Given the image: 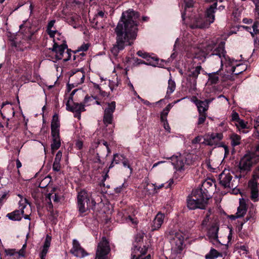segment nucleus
<instances>
[{
	"label": "nucleus",
	"instance_id": "obj_1",
	"mask_svg": "<svg viewBox=\"0 0 259 259\" xmlns=\"http://www.w3.org/2000/svg\"><path fill=\"white\" fill-rule=\"evenodd\" d=\"M139 16V14L133 10L122 13L115 29L116 42L111 50L114 55L117 56L125 46L132 45L136 38L138 30L137 19Z\"/></svg>",
	"mask_w": 259,
	"mask_h": 259
},
{
	"label": "nucleus",
	"instance_id": "obj_2",
	"mask_svg": "<svg viewBox=\"0 0 259 259\" xmlns=\"http://www.w3.org/2000/svg\"><path fill=\"white\" fill-rule=\"evenodd\" d=\"M210 56H217L220 61L221 68L218 71L207 73L208 77V83L209 84H215L219 82L220 76L222 82H225L230 79V76L229 75L221 73V70L222 69L224 64H228L229 65H232L234 62H236L234 59H231L227 55L225 50L224 44L222 42L219 46L213 50Z\"/></svg>",
	"mask_w": 259,
	"mask_h": 259
},
{
	"label": "nucleus",
	"instance_id": "obj_3",
	"mask_svg": "<svg viewBox=\"0 0 259 259\" xmlns=\"http://www.w3.org/2000/svg\"><path fill=\"white\" fill-rule=\"evenodd\" d=\"M96 205L95 200L92 197V194L82 190L78 193L77 197V207L80 217L88 210L95 208Z\"/></svg>",
	"mask_w": 259,
	"mask_h": 259
},
{
	"label": "nucleus",
	"instance_id": "obj_4",
	"mask_svg": "<svg viewBox=\"0 0 259 259\" xmlns=\"http://www.w3.org/2000/svg\"><path fill=\"white\" fill-rule=\"evenodd\" d=\"M201 190L194 189L187 198V206L190 209H205L208 200L211 196L202 194Z\"/></svg>",
	"mask_w": 259,
	"mask_h": 259
},
{
	"label": "nucleus",
	"instance_id": "obj_5",
	"mask_svg": "<svg viewBox=\"0 0 259 259\" xmlns=\"http://www.w3.org/2000/svg\"><path fill=\"white\" fill-rule=\"evenodd\" d=\"M166 158L171 160V163L174 166L176 170L180 172L184 171L194 162L192 155L190 154L185 155H173L170 157H167Z\"/></svg>",
	"mask_w": 259,
	"mask_h": 259
},
{
	"label": "nucleus",
	"instance_id": "obj_6",
	"mask_svg": "<svg viewBox=\"0 0 259 259\" xmlns=\"http://www.w3.org/2000/svg\"><path fill=\"white\" fill-rule=\"evenodd\" d=\"M54 45L51 50L53 53H55L54 57H52L53 61L55 62L57 60L63 59L64 61H67L71 58V51L67 49L66 44H60L57 42L56 38L53 39Z\"/></svg>",
	"mask_w": 259,
	"mask_h": 259
},
{
	"label": "nucleus",
	"instance_id": "obj_7",
	"mask_svg": "<svg viewBox=\"0 0 259 259\" xmlns=\"http://www.w3.org/2000/svg\"><path fill=\"white\" fill-rule=\"evenodd\" d=\"M144 233L143 232L138 233L135 237V242L134 244V248L132 251V259H151V256L149 254L145 257H143L147 251L148 248L143 245V247L140 245L141 242L143 241Z\"/></svg>",
	"mask_w": 259,
	"mask_h": 259
},
{
	"label": "nucleus",
	"instance_id": "obj_8",
	"mask_svg": "<svg viewBox=\"0 0 259 259\" xmlns=\"http://www.w3.org/2000/svg\"><path fill=\"white\" fill-rule=\"evenodd\" d=\"M256 163V157L253 154H245L240 160L239 169L241 173L246 174Z\"/></svg>",
	"mask_w": 259,
	"mask_h": 259
},
{
	"label": "nucleus",
	"instance_id": "obj_9",
	"mask_svg": "<svg viewBox=\"0 0 259 259\" xmlns=\"http://www.w3.org/2000/svg\"><path fill=\"white\" fill-rule=\"evenodd\" d=\"M259 166L254 170L253 178L248 182V187L250 189L251 199L254 202L258 200L259 196Z\"/></svg>",
	"mask_w": 259,
	"mask_h": 259
},
{
	"label": "nucleus",
	"instance_id": "obj_10",
	"mask_svg": "<svg viewBox=\"0 0 259 259\" xmlns=\"http://www.w3.org/2000/svg\"><path fill=\"white\" fill-rule=\"evenodd\" d=\"M110 248L106 238L103 237L99 243L96 253L95 259H106Z\"/></svg>",
	"mask_w": 259,
	"mask_h": 259
},
{
	"label": "nucleus",
	"instance_id": "obj_11",
	"mask_svg": "<svg viewBox=\"0 0 259 259\" xmlns=\"http://www.w3.org/2000/svg\"><path fill=\"white\" fill-rule=\"evenodd\" d=\"M66 109L68 111L73 112L74 117L80 119L81 112L85 111L84 105L82 103H78L73 102L72 98H69L66 104Z\"/></svg>",
	"mask_w": 259,
	"mask_h": 259
},
{
	"label": "nucleus",
	"instance_id": "obj_12",
	"mask_svg": "<svg viewBox=\"0 0 259 259\" xmlns=\"http://www.w3.org/2000/svg\"><path fill=\"white\" fill-rule=\"evenodd\" d=\"M184 238L181 233H176L171 241V252L174 255L181 253L183 249Z\"/></svg>",
	"mask_w": 259,
	"mask_h": 259
},
{
	"label": "nucleus",
	"instance_id": "obj_13",
	"mask_svg": "<svg viewBox=\"0 0 259 259\" xmlns=\"http://www.w3.org/2000/svg\"><path fill=\"white\" fill-rule=\"evenodd\" d=\"M28 204L27 200L25 199H21L19 201V209L15 210L12 212L9 213L7 214L10 220L14 221H19L22 219V215H24V208L26 207Z\"/></svg>",
	"mask_w": 259,
	"mask_h": 259
},
{
	"label": "nucleus",
	"instance_id": "obj_14",
	"mask_svg": "<svg viewBox=\"0 0 259 259\" xmlns=\"http://www.w3.org/2000/svg\"><path fill=\"white\" fill-rule=\"evenodd\" d=\"M232 178L229 171H223L219 175L220 184L224 188H235L237 186L234 184V180H232Z\"/></svg>",
	"mask_w": 259,
	"mask_h": 259
},
{
	"label": "nucleus",
	"instance_id": "obj_15",
	"mask_svg": "<svg viewBox=\"0 0 259 259\" xmlns=\"http://www.w3.org/2000/svg\"><path fill=\"white\" fill-rule=\"evenodd\" d=\"M213 50H212V47L208 45L205 49V50L197 48L195 49L194 52L193 58L197 59L201 62H204L206 59V58L208 56L210 57V55L212 54ZM215 57V59H218L217 56H212Z\"/></svg>",
	"mask_w": 259,
	"mask_h": 259
},
{
	"label": "nucleus",
	"instance_id": "obj_16",
	"mask_svg": "<svg viewBox=\"0 0 259 259\" xmlns=\"http://www.w3.org/2000/svg\"><path fill=\"white\" fill-rule=\"evenodd\" d=\"M107 105V107L104 110L103 116V122L106 125L112 123L113 113L116 107V103L115 101H112L111 103H108Z\"/></svg>",
	"mask_w": 259,
	"mask_h": 259
},
{
	"label": "nucleus",
	"instance_id": "obj_17",
	"mask_svg": "<svg viewBox=\"0 0 259 259\" xmlns=\"http://www.w3.org/2000/svg\"><path fill=\"white\" fill-rule=\"evenodd\" d=\"M190 20V27L192 28H202L205 26L204 18L202 14H199L198 15H188Z\"/></svg>",
	"mask_w": 259,
	"mask_h": 259
},
{
	"label": "nucleus",
	"instance_id": "obj_18",
	"mask_svg": "<svg viewBox=\"0 0 259 259\" xmlns=\"http://www.w3.org/2000/svg\"><path fill=\"white\" fill-rule=\"evenodd\" d=\"M219 230V225L217 224H214L210 227L207 232V236L211 240V242L214 245H218L220 244V242L218 239Z\"/></svg>",
	"mask_w": 259,
	"mask_h": 259
},
{
	"label": "nucleus",
	"instance_id": "obj_19",
	"mask_svg": "<svg viewBox=\"0 0 259 259\" xmlns=\"http://www.w3.org/2000/svg\"><path fill=\"white\" fill-rule=\"evenodd\" d=\"M71 252L75 256L82 258L88 255L85 251L80 246L78 241L76 239L73 240V247Z\"/></svg>",
	"mask_w": 259,
	"mask_h": 259
},
{
	"label": "nucleus",
	"instance_id": "obj_20",
	"mask_svg": "<svg viewBox=\"0 0 259 259\" xmlns=\"http://www.w3.org/2000/svg\"><path fill=\"white\" fill-rule=\"evenodd\" d=\"M165 215L160 212H159L155 217L151 225V230L152 231L159 229L163 223Z\"/></svg>",
	"mask_w": 259,
	"mask_h": 259
},
{
	"label": "nucleus",
	"instance_id": "obj_21",
	"mask_svg": "<svg viewBox=\"0 0 259 259\" xmlns=\"http://www.w3.org/2000/svg\"><path fill=\"white\" fill-rule=\"evenodd\" d=\"M217 2H215L206 10V17L209 24L212 23L214 20V14L215 13V10L217 9Z\"/></svg>",
	"mask_w": 259,
	"mask_h": 259
},
{
	"label": "nucleus",
	"instance_id": "obj_22",
	"mask_svg": "<svg viewBox=\"0 0 259 259\" xmlns=\"http://www.w3.org/2000/svg\"><path fill=\"white\" fill-rule=\"evenodd\" d=\"M118 219L121 218L120 222L122 223H131L133 225H136L138 223V220L134 216L128 215L124 216L122 213H118L117 214Z\"/></svg>",
	"mask_w": 259,
	"mask_h": 259
},
{
	"label": "nucleus",
	"instance_id": "obj_23",
	"mask_svg": "<svg viewBox=\"0 0 259 259\" xmlns=\"http://www.w3.org/2000/svg\"><path fill=\"white\" fill-rule=\"evenodd\" d=\"M137 54L143 59H146L147 61H149V64L153 65H155V64H157L156 62L158 59L155 57H151L148 53L143 52L142 51H138Z\"/></svg>",
	"mask_w": 259,
	"mask_h": 259
},
{
	"label": "nucleus",
	"instance_id": "obj_24",
	"mask_svg": "<svg viewBox=\"0 0 259 259\" xmlns=\"http://www.w3.org/2000/svg\"><path fill=\"white\" fill-rule=\"evenodd\" d=\"M240 205L237 208V211L236 213V217L242 218L246 213L247 206L245 203V200L243 198L239 199Z\"/></svg>",
	"mask_w": 259,
	"mask_h": 259
},
{
	"label": "nucleus",
	"instance_id": "obj_25",
	"mask_svg": "<svg viewBox=\"0 0 259 259\" xmlns=\"http://www.w3.org/2000/svg\"><path fill=\"white\" fill-rule=\"evenodd\" d=\"M53 142L51 144V149L53 150H57L61 146V140L59 133H51Z\"/></svg>",
	"mask_w": 259,
	"mask_h": 259
},
{
	"label": "nucleus",
	"instance_id": "obj_26",
	"mask_svg": "<svg viewBox=\"0 0 259 259\" xmlns=\"http://www.w3.org/2000/svg\"><path fill=\"white\" fill-rule=\"evenodd\" d=\"M59 127L60 123L58 116L57 114H55L53 116V118L51 122V133H59Z\"/></svg>",
	"mask_w": 259,
	"mask_h": 259
},
{
	"label": "nucleus",
	"instance_id": "obj_27",
	"mask_svg": "<svg viewBox=\"0 0 259 259\" xmlns=\"http://www.w3.org/2000/svg\"><path fill=\"white\" fill-rule=\"evenodd\" d=\"M223 138V135L221 133H212L207 141L208 144L212 146L218 143V142L221 141Z\"/></svg>",
	"mask_w": 259,
	"mask_h": 259
},
{
	"label": "nucleus",
	"instance_id": "obj_28",
	"mask_svg": "<svg viewBox=\"0 0 259 259\" xmlns=\"http://www.w3.org/2000/svg\"><path fill=\"white\" fill-rule=\"evenodd\" d=\"M62 152L59 150L57 153L55 160L53 164V169L55 171H59L60 170L61 164L60 161L62 158Z\"/></svg>",
	"mask_w": 259,
	"mask_h": 259
},
{
	"label": "nucleus",
	"instance_id": "obj_29",
	"mask_svg": "<svg viewBox=\"0 0 259 259\" xmlns=\"http://www.w3.org/2000/svg\"><path fill=\"white\" fill-rule=\"evenodd\" d=\"M212 184L213 182L211 181H205L202 184L201 187L195 189L201 190L202 194L203 195L205 194L207 196H210V195L209 194V190H207V189H209V187H211L212 186Z\"/></svg>",
	"mask_w": 259,
	"mask_h": 259
},
{
	"label": "nucleus",
	"instance_id": "obj_30",
	"mask_svg": "<svg viewBox=\"0 0 259 259\" xmlns=\"http://www.w3.org/2000/svg\"><path fill=\"white\" fill-rule=\"evenodd\" d=\"M195 103L197 106L199 113H205L208 109V106L207 105V103L203 101L196 100L195 101Z\"/></svg>",
	"mask_w": 259,
	"mask_h": 259
},
{
	"label": "nucleus",
	"instance_id": "obj_31",
	"mask_svg": "<svg viewBox=\"0 0 259 259\" xmlns=\"http://www.w3.org/2000/svg\"><path fill=\"white\" fill-rule=\"evenodd\" d=\"M56 21L55 20H52L50 21L48 24L47 31L52 38L54 39L55 38V35L58 34L60 36V33L57 30H52V28L54 26V24Z\"/></svg>",
	"mask_w": 259,
	"mask_h": 259
},
{
	"label": "nucleus",
	"instance_id": "obj_32",
	"mask_svg": "<svg viewBox=\"0 0 259 259\" xmlns=\"http://www.w3.org/2000/svg\"><path fill=\"white\" fill-rule=\"evenodd\" d=\"M231 146L233 147L239 145L241 143V137L235 133L230 135Z\"/></svg>",
	"mask_w": 259,
	"mask_h": 259
},
{
	"label": "nucleus",
	"instance_id": "obj_33",
	"mask_svg": "<svg viewBox=\"0 0 259 259\" xmlns=\"http://www.w3.org/2000/svg\"><path fill=\"white\" fill-rule=\"evenodd\" d=\"M247 69L246 65L243 64H237L236 66H233L231 68V72L235 75L241 73Z\"/></svg>",
	"mask_w": 259,
	"mask_h": 259
},
{
	"label": "nucleus",
	"instance_id": "obj_34",
	"mask_svg": "<svg viewBox=\"0 0 259 259\" xmlns=\"http://www.w3.org/2000/svg\"><path fill=\"white\" fill-rule=\"evenodd\" d=\"M202 67L200 65H198L195 68L190 69L189 71V76L196 78L200 73Z\"/></svg>",
	"mask_w": 259,
	"mask_h": 259
},
{
	"label": "nucleus",
	"instance_id": "obj_35",
	"mask_svg": "<svg viewBox=\"0 0 259 259\" xmlns=\"http://www.w3.org/2000/svg\"><path fill=\"white\" fill-rule=\"evenodd\" d=\"M176 89V83L174 80L170 78L168 81V87L166 97H168Z\"/></svg>",
	"mask_w": 259,
	"mask_h": 259
},
{
	"label": "nucleus",
	"instance_id": "obj_36",
	"mask_svg": "<svg viewBox=\"0 0 259 259\" xmlns=\"http://www.w3.org/2000/svg\"><path fill=\"white\" fill-rule=\"evenodd\" d=\"M184 3L185 12L182 13V18L183 20L185 19V16L186 15L188 9L192 8L194 6V2L193 0H185Z\"/></svg>",
	"mask_w": 259,
	"mask_h": 259
},
{
	"label": "nucleus",
	"instance_id": "obj_37",
	"mask_svg": "<svg viewBox=\"0 0 259 259\" xmlns=\"http://www.w3.org/2000/svg\"><path fill=\"white\" fill-rule=\"evenodd\" d=\"M171 108V104H168L166 107L162 110L160 114V120L166 121L167 120V116Z\"/></svg>",
	"mask_w": 259,
	"mask_h": 259
},
{
	"label": "nucleus",
	"instance_id": "obj_38",
	"mask_svg": "<svg viewBox=\"0 0 259 259\" xmlns=\"http://www.w3.org/2000/svg\"><path fill=\"white\" fill-rule=\"evenodd\" d=\"M237 128L240 131L241 130H244L248 128L247 122H245L243 119H240L237 121V123L236 124Z\"/></svg>",
	"mask_w": 259,
	"mask_h": 259
},
{
	"label": "nucleus",
	"instance_id": "obj_39",
	"mask_svg": "<svg viewBox=\"0 0 259 259\" xmlns=\"http://www.w3.org/2000/svg\"><path fill=\"white\" fill-rule=\"evenodd\" d=\"M95 98H94L93 96H89L88 95H87L84 99L83 102V105H84L85 106H90L93 104V103L94 102V100Z\"/></svg>",
	"mask_w": 259,
	"mask_h": 259
},
{
	"label": "nucleus",
	"instance_id": "obj_40",
	"mask_svg": "<svg viewBox=\"0 0 259 259\" xmlns=\"http://www.w3.org/2000/svg\"><path fill=\"white\" fill-rule=\"evenodd\" d=\"M238 252L241 255H246L248 252V247L245 245H241L238 247Z\"/></svg>",
	"mask_w": 259,
	"mask_h": 259
},
{
	"label": "nucleus",
	"instance_id": "obj_41",
	"mask_svg": "<svg viewBox=\"0 0 259 259\" xmlns=\"http://www.w3.org/2000/svg\"><path fill=\"white\" fill-rule=\"evenodd\" d=\"M123 155L118 154L117 153L113 155V162L115 164H118L123 160Z\"/></svg>",
	"mask_w": 259,
	"mask_h": 259
},
{
	"label": "nucleus",
	"instance_id": "obj_42",
	"mask_svg": "<svg viewBox=\"0 0 259 259\" xmlns=\"http://www.w3.org/2000/svg\"><path fill=\"white\" fill-rule=\"evenodd\" d=\"M206 118V113H199V117H198V120L197 122L198 125H200L203 124Z\"/></svg>",
	"mask_w": 259,
	"mask_h": 259
},
{
	"label": "nucleus",
	"instance_id": "obj_43",
	"mask_svg": "<svg viewBox=\"0 0 259 259\" xmlns=\"http://www.w3.org/2000/svg\"><path fill=\"white\" fill-rule=\"evenodd\" d=\"M89 45L88 44H83L75 52H74V54H76L77 53L81 51H87L89 49Z\"/></svg>",
	"mask_w": 259,
	"mask_h": 259
},
{
	"label": "nucleus",
	"instance_id": "obj_44",
	"mask_svg": "<svg viewBox=\"0 0 259 259\" xmlns=\"http://www.w3.org/2000/svg\"><path fill=\"white\" fill-rule=\"evenodd\" d=\"M52 238L49 235H47L43 245V247L46 248H49L51 245Z\"/></svg>",
	"mask_w": 259,
	"mask_h": 259
},
{
	"label": "nucleus",
	"instance_id": "obj_45",
	"mask_svg": "<svg viewBox=\"0 0 259 259\" xmlns=\"http://www.w3.org/2000/svg\"><path fill=\"white\" fill-rule=\"evenodd\" d=\"M208 253L210 254V255H212L215 258H217L220 255L222 256V254L214 248H211Z\"/></svg>",
	"mask_w": 259,
	"mask_h": 259
},
{
	"label": "nucleus",
	"instance_id": "obj_46",
	"mask_svg": "<svg viewBox=\"0 0 259 259\" xmlns=\"http://www.w3.org/2000/svg\"><path fill=\"white\" fill-rule=\"evenodd\" d=\"M248 221H252L251 219H250V217L248 215H247L245 219L244 220V221L243 222H241L240 226L238 227V230H239V232L240 233L239 234L240 235H241V230L242 229V227H243L244 224Z\"/></svg>",
	"mask_w": 259,
	"mask_h": 259
},
{
	"label": "nucleus",
	"instance_id": "obj_47",
	"mask_svg": "<svg viewBox=\"0 0 259 259\" xmlns=\"http://www.w3.org/2000/svg\"><path fill=\"white\" fill-rule=\"evenodd\" d=\"M239 115L238 113L236 112L233 111L231 115V120L232 121H238L240 120Z\"/></svg>",
	"mask_w": 259,
	"mask_h": 259
},
{
	"label": "nucleus",
	"instance_id": "obj_48",
	"mask_svg": "<svg viewBox=\"0 0 259 259\" xmlns=\"http://www.w3.org/2000/svg\"><path fill=\"white\" fill-rule=\"evenodd\" d=\"M122 163L123 164V165L124 167H127V168L132 169V168L129 164V161L124 156L123 157V160H122Z\"/></svg>",
	"mask_w": 259,
	"mask_h": 259
},
{
	"label": "nucleus",
	"instance_id": "obj_49",
	"mask_svg": "<svg viewBox=\"0 0 259 259\" xmlns=\"http://www.w3.org/2000/svg\"><path fill=\"white\" fill-rule=\"evenodd\" d=\"M85 56V54L84 53H81L78 55H73V59L76 60L77 59V61H80L83 60V57Z\"/></svg>",
	"mask_w": 259,
	"mask_h": 259
},
{
	"label": "nucleus",
	"instance_id": "obj_50",
	"mask_svg": "<svg viewBox=\"0 0 259 259\" xmlns=\"http://www.w3.org/2000/svg\"><path fill=\"white\" fill-rule=\"evenodd\" d=\"M16 257L17 258H19L20 257H24L25 255V250L21 249L18 251H16Z\"/></svg>",
	"mask_w": 259,
	"mask_h": 259
},
{
	"label": "nucleus",
	"instance_id": "obj_51",
	"mask_svg": "<svg viewBox=\"0 0 259 259\" xmlns=\"http://www.w3.org/2000/svg\"><path fill=\"white\" fill-rule=\"evenodd\" d=\"M75 147L78 150H81L83 147L82 141L77 140L75 143Z\"/></svg>",
	"mask_w": 259,
	"mask_h": 259
},
{
	"label": "nucleus",
	"instance_id": "obj_52",
	"mask_svg": "<svg viewBox=\"0 0 259 259\" xmlns=\"http://www.w3.org/2000/svg\"><path fill=\"white\" fill-rule=\"evenodd\" d=\"M247 215H248L250 217V219H251L252 222H255L256 218H255V212L254 211H251V210H250L248 212Z\"/></svg>",
	"mask_w": 259,
	"mask_h": 259
},
{
	"label": "nucleus",
	"instance_id": "obj_53",
	"mask_svg": "<svg viewBox=\"0 0 259 259\" xmlns=\"http://www.w3.org/2000/svg\"><path fill=\"white\" fill-rule=\"evenodd\" d=\"M96 18L101 17L102 18L105 17V11L102 10L98 11L97 13L95 15Z\"/></svg>",
	"mask_w": 259,
	"mask_h": 259
},
{
	"label": "nucleus",
	"instance_id": "obj_54",
	"mask_svg": "<svg viewBox=\"0 0 259 259\" xmlns=\"http://www.w3.org/2000/svg\"><path fill=\"white\" fill-rule=\"evenodd\" d=\"M161 121L163 123V126H164V128H165V130L166 131H167V132H168L169 133H170V128L168 124L167 120H166V121Z\"/></svg>",
	"mask_w": 259,
	"mask_h": 259
},
{
	"label": "nucleus",
	"instance_id": "obj_55",
	"mask_svg": "<svg viewBox=\"0 0 259 259\" xmlns=\"http://www.w3.org/2000/svg\"><path fill=\"white\" fill-rule=\"evenodd\" d=\"M6 253L7 255L10 256H16V251L15 249H10L6 251Z\"/></svg>",
	"mask_w": 259,
	"mask_h": 259
},
{
	"label": "nucleus",
	"instance_id": "obj_56",
	"mask_svg": "<svg viewBox=\"0 0 259 259\" xmlns=\"http://www.w3.org/2000/svg\"><path fill=\"white\" fill-rule=\"evenodd\" d=\"M201 139H202L201 136H197L192 141V143L193 144H198V143H200Z\"/></svg>",
	"mask_w": 259,
	"mask_h": 259
},
{
	"label": "nucleus",
	"instance_id": "obj_57",
	"mask_svg": "<svg viewBox=\"0 0 259 259\" xmlns=\"http://www.w3.org/2000/svg\"><path fill=\"white\" fill-rule=\"evenodd\" d=\"M208 221H209V215L207 214L205 217V218L204 219V220L202 221V222L201 224L202 226H206Z\"/></svg>",
	"mask_w": 259,
	"mask_h": 259
},
{
	"label": "nucleus",
	"instance_id": "obj_58",
	"mask_svg": "<svg viewBox=\"0 0 259 259\" xmlns=\"http://www.w3.org/2000/svg\"><path fill=\"white\" fill-rule=\"evenodd\" d=\"M167 184L166 185V186L165 187V188H170L171 187V186L174 183V180L173 179H170L167 182Z\"/></svg>",
	"mask_w": 259,
	"mask_h": 259
},
{
	"label": "nucleus",
	"instance_id": "obj_59",
	"mask_svg": "<svg viewBox=\"0 0 259 259\" xmlns=\"http://www.w3.org/2000/svg\"><path fill=\"white\" fill-rule=\"evenodd\" d=\"M104 172H105V175H104V176L103 177V180L102 181L104 182L107 178H108V172H109V169H104Z\"/></svg>",
	"mask_w": 259,
	"mask_h": 259
},
{
	"label": "nucleus",
	"instance_id": "obj_60",
	"mask_svg": "<svg viewBox=\"0 0 259 259\" xmlns=\"http://www.w3.org/2000/svg\"><path fill=\"white\" fill-rule=\"evenodd\" d=\"M48 249H49V248H44L43 247L42 250V251H41V252L40 254H42L44 255H46L47 253H48Z\"/></svg>",
	"mask_w": 259,
	"mask_h": 259
},
{
	"label": "nucleus",
	"instance_id": "obj_61",
	"mask_svg": "<svg viewBox=\"0 0 259 259\" xmlns=\"http://www.w3.org/2000/svg\"><path fill=\"white\" fill-rule=\"evenodd\" d=\"M214 100V98H209L207 99H205L203 101L204 102L207 103V105L208 106L209 104L213 100Z\"/></svg>",
	"mask_w": 259,
	"mask_h": 259
},
{
	"label": "nucleus",
	"instance_id": "obj_62",
	"mask_svg": "<svg viewBox=\"0 0 259 259\" xmlns=\"http://www.w3.org/2000/svg\"><path fill=\"white\" fill-rule=\"evenodd\" d=\"M16 167L18 169L20 168L22 166L21 162L18 159H16Z\"/></svg>",
	"mask_w": 259,
	"mask_h": 259
},
{
	"label": "nucleus",
	"instance_id": "obj_63",
	"mask_svg": "<svg viewBox=\"0 0 259 259\" xmlns=\"http://www.w3.org/2000/svg\"><path fill=\"white\" fill-rule=\"evenodd\" d=\"M257 27L258 26L257 24L254 23L253 25H252L253 31L254 33H256V32L258 31Z\"/></svg>",
	"mask_w": 259,
	"mask_h": 259
},
{
	"label": "nucleus",
	"instance_id": "obj_64",
	"mask_svg": "<svg viewBox=\"0 0 259 259\" xmlns=\"http://www.w3.org/2000/svg\"><path fill=\"white\" fill-rule=\"evenodd\" d=\"M205 258L206 259H214L215 258L214 257H213L212 255H210V254L207 253L205 255Z\"/></svg>",
	"mask_w": 259,
	"mask_h": 259
}]
</instances>
